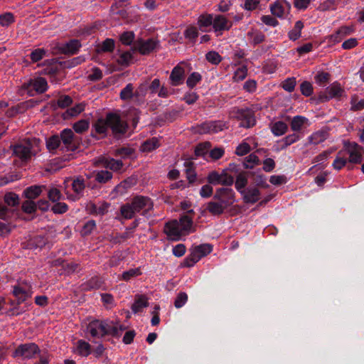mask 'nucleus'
Here are the masks:
<instances>
[{
	"mask_svg": "<svg viewBox=\"0 0 364 364\" xmlns=\"http://www.w3.org/2000/svg\"><path fill=\"white\" fill-rule=\"evenodd\" d=\"M45 186H31L26 188L23 193V196L26 199L35 200L38 198L43 192V189L45 188Z\"/></svg>",
	"mask_w": 364,
	"mask_h": 364,
	"instance_id": "obj_23",
	"label": "nucleus"
},
{
	"mask_svg": "<svg viewBox=\"0 0 364 364\" xmlns=\"http://www.w3.org/2000/svg\"><path fill=\"white\" fill-rule=\"evenodd\" d=\"M232 22L223 15H217L213 18V29L217 35L222 34L224 31H229Z\"/></svg>",
	"mask_w": 364,
	"mask_h": 364,
	"instance_id": "obj_13",
	"label": "nucleus"
},
{
	"mask_svg": "<svg viewBox=\"0 0 364 364\" xmlns=\"http://www.w3.org/2000/svg\"><path fill=\"white\" fill-rule=\"evenodd\" d=\"M80 47L81 43L79 40L72 39L65 44L58 47V52L68 55H74L77 53Z\"/></svg>",
	"mask_w": 364,
	"mask_h": 364,
	"instance_id": "obj_16",
	"label": "nucleus"
},
{
	"mask_svg": "<svg viewBox=\"0 0 364 364\" xmlns=\"http://www.w3.org/2000/svg\"><path fill=\"white\" fill-rule=\"evenodd\" d=\"M159 139L156 137H152L144 141L140 146L139 150L141 152L149 153L160 146Z\"/></svg>",
	"mask_w": 364,
	"mask_h": 364,
	"instance_id": "obj_27",
	"label": "nucleus"
},
{
	"mask_svg": "<svg viewBox=\"0 0 364 364\" xmlns=\"http://www.w3.org/2000/svg\"><path fill=\"white\" fill-rule=\"evenodd\" d=\"M89 124L88 119H80L73 124V129L76 133L82 134L89 129Z\"/></svg>",
	"mask_w": 364,
	"mask_h": 364,
	"instance_id": "obj_49",
	"label": "nucleus"
},
{
	"mask_svg": "<svg viewBox=\"0 0 364 364\" xmlns=\"http://www.w3.org/2000/svg\"><path fill=\"white\" fill-rule=\"evenodd\" d=\"M13 294L16 297V305H19L25 301L28 296L27 292L18 286L14 287Z\"/></svg>",
	"mask_w": 364,
	"mask_h": 364,
	"instance_id": "obj_46",
	"label": "nucleus"
},
{
	"mask_svg": "<svg viewBox=\"0 0 364 364\" xmlns=\"http://www.w3.org/2000/svg\"><path fill=\"white\" fill-rule=\"evenodd\" d=\"M353 29L350 27L343 26L340 28L336 33L328 37V43L333 45L340 42L345 36L352 33Z\"/></svg>",
	"mask_w": 364,
	"mask_h": 364,
	"instance_id": "obj_19",
	"label": "nucleus"
},
{
	"mask_svg": "<svg viewBox=\"0 0 364 364\" xmlns=\"http://www.w3.org/2000/svg\"><path fill=\"white\" fill-rule=\"evenodd\" d=\"M207 179L209 183L213 185L231 186L234 182V178L226 170L221 173L212 171L208 174Z\"/></svg>",
	"mask_w": 364,
	"mask_h": 364,
	"instance_id": "obj_7",
	"label": "nucleus"
},
{
	"mask_svg": "<svg viewBox=\"0 0 364 364\" xmlns=\"http://www.w3.org/2000/svg\"><path fill=\"white\" fill-rule=\"evenodd\" d=\"M47 243V240L43 236L37 235L30 239L27 242V248L30 250L43 248Z\"/></svg>",
	"mask_w": 364,
	"mask_h": 364,
	"instance_id": "obj_32",
	"label": "nucleus"
},
{
	"mask_svg": "<svg viewBox=\"0 0 364 364\" xmlns=\"http://www.w3.org/2000/svg\"><path fill=\"white\" fill-rule=\"evenodd\" d=\"M13 153L15 156L20 158L22 161H26L31 159V147L28 145L15 144L11 146Z\"/></svg>",
	"mask_w": 364,
	"mask_h": 364,
	"instance_id": "obj_22",
	"label": "nucleus"
},
{
	"mask_svg": "<svg viewBox=\"0 0 364 364\" xmlns=\"http://www.w3.org/2000/svg\"><path fill=\"white\" fill-rule=\"evenodd\" d=\"M309 125V119L303 116L297 115L292 118L291 129L294 132L300 131L304 125Z\"/></svg>",
	"mask_w": 364,
	"mask_h": 364,
	"instance_id": "obj_31",
	"label": "nucleus"
},
{
	"mask_svg": "<svg viewBox=\"0 0 364 364\" xmlns=\"http://www.w3.org/2000/svg\"><path fill=\"white\" fill-rule=\"evenodd\" d=\"M201 80V75L199 73L193 72L187 78L186 85L188 87L193 88Z\"/></svg>",
	"mask_w": 364,
	"mask_h": 364,
	"instance_id": "obj_53",
	"label": "nucleus"
},
{
	"mask_svg": "<svg viewBox=\"0 0 364 364\" xmlns=\"http://www.w3.org/2000/svg\"><path fill=\"white\" fill-rule=\"evenodd\" d=\"M112 178V173L108 171H101L96 174L95 180L99 183H106Z\"/></svg>",
	"mask_w": 364,
	"mask_h": 364,
	"instance_id": "obj_63",
	"label": "nucleus"
},
{
	"mask_svg": "<svg viewBox=\"0 0 364 364\" xmlns=\"http://www.w3.org/2000/svg\"><path fill=\"white\" fill-rule=\"evenodd\" d=\"M149 306L148 298L145 295L136 294L134 302L132 305V310L134 314L139 313Z\"/></svg>",
	"mask_w": 364,
	"mask_h": 364,
	"instance_id": "obj_24",
	"label": "nucleus"
},
{
	"mask_svg": "<svg viewBox=\"0 0 364 364\" xmlns=\"http://www.w3.org/2000/svg\"><path fill=\"white\" fill-rule=\"evenodd\" d=\"M196 231L193 226V217L189 215L181 216L178 220H173L166 223L164 232L172 240H180L182 235Z\"/></svg>",
	"mask_w": 364,
	"mask_h": 364,
	"instance_id": "obj_1",
	"label": "nucleus"
},
{
	"mask_svg": "<svg viewBox=\"0 0 364 364\" xmlns=\"http://www.w3.org/2000/svg\"><path fill=\"white\" fill-rule=\"evenodd\" d=\"M85 105L82 103L75 105L74 107L68 109L62 117L64 119H69L73 117H75L84 111Z\"/></svg>",
	"mask_w": 364,
	"mask_h": 364,
	"instance_id": "obj_35",
	"label": "nucleus"
},
{
	"mask_svg": "<svg viewBox=\"0 0 364 364\" xmlns=\"http://www.w3.org/2000/svg\"><path fill=\"white\" fill-rule=\"evenodd\" d=\"M104 284V280L102 277L94 276L89 280L84 282L80 285L82 291H87L91 290L99 289Z\"/></svg>",
	"mask_w": 364,
	"mask_h": 364,
	"instance_id": "obj_18",
	"label": "nucleus"
},
{
	"mask_svg": "<svg viewBox=\"0 0 364 364\" xmlns=\"http://www.w3.org/2000/svg\"><path fill=\"white\" fill-rule=\"evenodd\" d=\"M115 139L122 136H129L132 132L127 134L128 126L126 122L122 120L115 113Z\"/></svg>",
	"mask_w": 364,
	"mask_h": 364,
	"instance_id": "obj_20",
	"label": "nucleus"
},
{
	"mask_svg": "<svg viewBox=\"0 0 364 364\" xmlns=\"http://www.w3.org/2000/svg\"><path fill=\"white\" fill-rule=\"evenodd\" d=\"M60 139L66 146L68 151H74L79 149L80 140L75 136L73 132L70 129H65L60 133Z\"/></svg>",
	"mask_w": 364,
	"mask_h": 364,
	"instance_id": "obj_8",
	"label": "nucleus"
},
{
	"mask_svg": "<svg viewBox=\"0 0 364 364\" xmlns=\"http://www.w3.org/2000/svg\"><path fill=\"white\" fill-rule=\"evenodd\" d=\"M92 322L95 323V326H96L101 336L114 333V326H111L107 323L99 320H95Z\"/></svg>",
	"mask_w": 364,
	"mask_h": 364,
	"instance_id": "obj_37",
	"label": "nucleus"
},
{
	"mask_svg": "<svg viewBox=\"0 0 364 364\" xmlns=\"http://www.w3.org/2000/svg\"><path fill=\"white\" fill-rule=\"evenodd\" d=\"M206 210L212 215H219L224 212L225 208L217 200L208 203Z\"/></svg>",
	"mask_w": 364,
	"mask_h": 364,
	"instance_id": "obj_38",
	"label": "nucleus"
},
{
	"mask_svg": "<svg viewBox=\"0 0 364 364\" xmlns=\"http://www.w3.org/2000/svg\"><path fill=\"white\" fill-rule=\"evenodd\" d=\"M157 42L153 39L141 41L136 46L137 50L142 55H146L152 52L156 47Z\"/></svg>",
	"mask_w": 364,
	"mask_h": 364,
	"instance_id": "obj_26",
	"label": "nucleus"
},
{
	"mask_svg": "<svg viewBox=\"0 0 364 364\" xmlns=\"http://www.w3.org/2000/svg\"><path fill=\"white\" fill-rule=\"evenodd\" d=\"M235 117L241 121L240 126L245 128H250L255 124L256 120L255 114L250 109H240L236 112Z\"/></svg>",
	"mask_w": 364,
	"mask_h": 364,
	"instance_id": "obj_10",
	"label": "nucleus"
},
{
	"mask_svg": "<svg viewBox=\"0 0 364 364\" xmlns=\"http://www.w3.org/2000/svg\"><path fill=\"white\" fill-rule=\"evenodd\" d=\"M95 166H103L110 170H114V159L108 160L105 156H100L97 161L94 162Z\"/></svg>",
	"mask_w": 364,
	"mask_h": 364,
	"instance_id": "obj_51",
	"label": "nucleus"
},
{
	"mask_svg": "<svg viewBox=\"0 0 364 364\" xmlns=\"http://www.w3.org/2000/svg\"><path fill=\"white\" fill-rule=\"evenodd\" d=\"M153 208V203L151 199L145 196H136L131 202L122 205L119 209V218L129 220L134 217L135 214L141 212L143 215H146Z\"/></svg>",
	"mask_w": 364,
	"mask_h": 364,
	"instance_id": "obj_2",
	"label": "nucleus"
},
{
	"mask_svg": "<svg viewBox=\"0 0 364 364\" xmlns=\"http://www.w3.org/2000/svg\"><path fill=\"white\" fill-rule=\"evenodd\" d=\"M247 75V66L242 65L238 68L234 73V81L239 82L243 80Z\"/></svg>",
	"mask_w": 364,
	"mask_h": 364,
	"instance_id": "obj_58",
	"label": "nucleus"
},
{
	"mask_svg": "<svg viewBox=\"0 0 364 364\" xmlns=\"http://www.w3.org/2000/svg\"><path fill=\"white\" fill-rule=\"evenodd\" d=\"M250 174V173L247 172H242L237 176L235 186L240 193H242V192H244V191L246 190L245 188L248 183Z\"/></svg>",
	"mask_w": 364,
	"mask_h": 364,
	"instance_id": "obj_28",
	"label": "nucleus"
},
{
	"mask_svg": "<svg viewBox=\"0 0 364 364\" xmlns=\"http://www.w3.org/2000/svg\"><path fill=\"white\" fill-rule=\"evenodd\" d=\"M142 274L140 267L130 269L126 272H124L119 279L124 281H129L131 279L136 277Z\"/></svg>",
	"mask_w": 364,
	"mask_h": 364,
	"instance_id": "obj_44",
	"label": "nucleus"
},
{
	"mask_svg": "<svg viewBox=\"0 0 364 364\" xmlns=\"http://www.w3.org/2000/svg\"><path fill=\"white\" fill-rule=\"evenodd\" d=\"M21 89L27 90L28 95H33V91L42 94L48 89L47 80L44 77H38L33 80L31 79L21 85Z\"/></svg>",
	"mask_w": 364,
	"mask_h": 364,
	"instance_id": "obj_3",
	"label": "nucleus"
},
{
	"mask_svg": "<svg viewBox=\"0 0 364 364\" xmlns=\"http://www.w3.org/2000/svg\"><path fill=\"white\" fill-rule=\"evenodd\" d=\"M95 46V52L97 53L112 52L114 50V39L107 38L102 43H97Z\"/></svg>",
	"mask_w": 364,
	"mask_h": 364,
	"instance_id": "obj_36",
	"label": "nucleus"
},
{
	"mask_svg": "<svg viewBox=\"0 0 364 364\" xmlns=\"http://www.w3.org/2000/svg\"><path fill=\"white\" fill-rule=\"evenodd\" d=\"M77 349L78 354L81 356H88L91 353L90 345L83 340H79L77 341Z\"/></svg>",
	"mask_w": 364,
	"mask_h": 364,
	"instance_id": "obj_45",
	"label": "nucleus"
},
{
	"mask_svg": "<svg viewBox=\"0 0 364 364\" xmlns=\"http://www.w3.org/2000/svg\"><path fill=\"white\" fill-rule=\"evenodd\" d=\"M85 188V180L82 176H78L73 180L72 183V188L75 193H80Z\"/></svg>",
	"mask_w": 364,
	"mask_h": 364,
	"instance_id": "obj_52",
	"label": "nucleus"
},
{
	"mask_svg": "<svg viewBox=\"0 0 364 364\" xmlns=\"http://www.w3.org/2000/svg\"><path fill=\"white\" fill-rule=\"evenodd\" d=\"M68 210V206L65 203L56 202L52 207L51 210L55 214H63Z\"/></svg>",
	"mask_w": 364,
	"mask_h": 364,
	"instance_id": "obj_60",
	"label": "nucleus"
},
{
	"mask_svg": "<svg viewBox=\"0 0 364 364\" xmlns=\"http://www.w3.org/2000/svg\"><path fill=\"white\" fill-rule=\"evenodd\" d=\"M343 93L344 90L340 83L334 82L326 89L323 95H320V98L323 101H327L334 97H341Z\"/></svg>",
	"mask_w": 364,
	"mask_h": 364,
	"instance_id": "obj_15",
	"label": "nucleus"
},
{
	"mask_svg": "<svg viewBox=\"0 0 364 364\" xmlns=\"http://www.w3.org/2000/svg\"><path fill=\"white\" fill-rule=\"evenodd\" d=\"M73 102L71 97L69 95H62L57 101L58 106L61 109H65L70 106Z\"/></svg>",
	"mask_w": 364,
	"mask_h": 364,
	"instance_id": "obj_62",
	"label": "nucleus"
},
{
	"mask_svg": "<svg viewBox=\"0 0 364 364\" xmlns=\"http://www.w3.org/2000/svg\"><path fill=\"white\" fill-rule=\"evenodd\" d=\"M21 210L26 214H32L36 212V202L33 200L27 199L22 203Z\"/></svg>",
	"mask_w": 364,
	"mask_h": 364,
	"instance_id": "obj_48",
	"label": "nucleus"
},
{
	"mask_svg": "<svg viewBox=\"0 0 364 364\" xmlns=\"http://www.w3.org/2000/svg\"><path fill=\"white\" fill-rule=\"evenodd\" d=\"M304 28V23L301 21H297L294 28L288 33V37L291 41H296L301 37V32Z\"/></svg>",
	"mask_w": 364,
	"mask_h": 364,
	"instance_id": "obj_40",
	"label": "nucleus"
},
{
	"mask_svg": "<svg viewBox=\"0 0 364 364\" xmlns=\"http://www.w3.org/2000/svg\"><path fill=\"white\" fill-rule=\"evenodd\" d=\"M291 9L290 4L286 0H277L270 5V11L273 16L284 18Z\"/></svg>",
	"mask_w": 364,
	"mask_h": 364,
	"instance_id": "obj_9",
	"label": "nucleus"
},
{
	"mask_svg": "<svg viewBox=\"0 0 364 364\" xmlns=\"http://www.w3.org/2000/svg\"><path fill=\"white\" fill-rule=\"evenodd\" d=\"M4 203L8 206L15 207L19 204L20 199L18 196L14 192H9L4 195Z\"/></svg>",
	"mask_w": 364,
	"mask_h": 364,
	"instance_id": "obj_42",
	"label": "nucleus"
},
{
	"mask_svg": "<svg viewBox=\"0 0 364 364\" xmlns=\"http://www.w3.org/2000/svg\"><path fill=\"white\" fill-rule=\"evenodd\" d=\"M200 259L192 250L190 254L183 259L181 263V267H193Z\"/></svg>",
	"mask_w": 364,
	"mask_h": 364,
	"instance_id": "obj_41",
	"label": "nucleus"
},
{
	"mask_svg": "<svg viewBox=\"0 0 364 364\" xmlns=\"http://www.w3.org/2000/svg\"><path fill=\"white\" fill-rule=\"evenodd\" d=\"M72 67V63L70 61H60L56 65L46 68L44 69L45 74L50 76H55L57 75L60 70L70 68Z\"/></svg>",
	"mask_w": 364,
	"mask_h": 364,
	"instance_id": "obj_25",
	"label": "nucleus"
},
{
	"mask_svg": "<svg viewBox=\"0 0 364 364\" xmlns=\"http://www.w3.org/2000/svg\"><path fill=\"white\" fill-rule=\"evenodd\" d=\"M259 164V159L258 156L255 154H250L245 157L244 161V166L246 168H252L255 165Z\"/></svg>",
	"mask_w": 364,
	"mask_h": 364,
	"instance_id": "obj_54",
	"label": "nucleus"
},
{
	"mask_svg": "<svg viewBox=\"0 0 364 364\" xmlns=\"http://www.w3.org/2000/svg\"><path fill=\"white\" fill-rule=\"evenodd\" d=\"M329 136V132L327 129H321L313 132L308 137L309 144L317 145L326 141Z\"/></svg>",
	"mask_w": 364,
	"mask_h": 364,
	"instance_id": "obj_17",
	"label": "nucleus"
},
{
	"mask_svg": "<svg viewBox=\"0 0 364 364\" xmlns=\"http://www.w3.org/2000/svg\"><path fill=\"white\" fill-rule=\"evenodd\" d=\"M287 129V124L282 121H277L270 124V129L274 136H279L284 134Z\"/></svg>",
	"mask_w": 364,
	"mask_h": 364,
	"instance_id": "obj_34",
	"label": "nucleus"
},
{
	"mask_svg": "<svg viewBox=\"0 0 364 364\" xmlns=\"http://www.w3.org/2000/svg\"><path fill=\"white\" fill-rule=\"evenodd\" d=\"M41 350L39 347L34 343H29L19 345L13 353V357H23L24 358L31 359L36 354H39Z\"/></svg>",
	"mask_w": 364,
	"mask_h": 364,
	"instance_id": "obj_6",
	"label": "nucleus"
},
{
	"mask_svg": "<svg viewBox=\"0 0 364 364\" xmlns=\"http://www.w3.org/2000/svg\"><path fill=\"white\" fill-rule=\"evenodd\" d=\"M331 75L328 73L318 71L314 77L315 82L320 86H325L330 80Z\"/></svg>",
	"mask_w": 364,
	"mask_h": 364,
	"instance_id": "obj_47",
	"label": "nucleus"
},
{
	"mask_svg": "<svg viewBox=\"0 0 364 364\" xmlns=\"http://www.w3.org/2000/svg\"><path fill=\"white\" fill-rule=\"evenodd\" d=\"M296 85V81L295 77H289L286 79L282 83V88L289 92H291L294 90V88Z\"/></svg>",
	"mask_w": 364,
	"mask_h": 364,
	"instance_id": "obj_61",
	"label": "nucleus"
},
{
	"mask_svg": "<svg viewBox=\"0 0 364 364\" xmlns=\"http://www.w3.org/2000/svg\"><path fill=\"white\" fill-rule=\"evenodd\" d=\"M197 24L200 29L203 31H205V28L213 26V15L209 14H203L200 15L198 18Z\"/></svg>",
	"mask_w": 364,
	"mask_h": 364,
	"instance_id": "obj_33",
	"label": "nucleus"
},
{
	"mask_svg": "<svg viewBox=\"0 0 364 364\" xmlns=\"http://www.w3.org/2000/svg\"><path fill=\"white\" fill-rule=\"evenodd\" d=\"M95 131L98 134H104L107 128H110L114 133V112H110L107 114L106 119L100 118L94 124Z\"/></svg>",
	"mask_w": 364,
	"mask_h": 364,
	"instance_id": "obj_11",
	"label": "nucleus"
},
{
	"mask_svg": "<svg viewBox=\"0 0 364 364\" xmlns=\"http://www.w3.org/2000/svg\"><path fill=\"white\" fill-rule=\"evenodd\" d=\"M132 59V55L131 52L126 51L120 53L119 58L117 59V64L122 68L127 67L130 65Z\"/></svg>",
	"mask_w": 364,
	"mask_h": 364,
	"instance_id": "obj_43",
	"label": "nucleus"
},
{
	"mask_svg": "<svg viewBox=\"0 0 364 364\" xmlns=\"http://www.w3.org/2000/svg\"><path fill=\"white\" fill-rule=\"evenodd\" d=\"M60 144V139L58 135H53L46 141V146L50 152L56 150Z\"/></svg>",
	"mask_w": 364,
	"mask_h": 364,
	"instance_id": "obj_50",
	"label": "nucleus"
},
{
	"mask_svg": "<svg viewBox=\"0 0 364 364\" xmlns=\"http://www.w3.org/2000/svg\"><path fill=\"white\" fill-rule=\"evenodd\" d=\"M14 213V210L9 208L0 201V219L8 221Z\"/></svg>",
	"mask_w": 364,
	"mask_h": 364,
	"instance_id": "obj_56",
	"label": "nucleus"
},
{
	"mask_svg": "<svg viewBox=\"0 0 364 364\" xmlns=\"http://www.w3.org/2000/svg\"><path fill=\"white\" fill-rule=\"evenodd\" d=\"M185 77L184 63H180L172 70L169 79L173 86H178L183 82Z\"/></svg>",
	"mask_w": 364,
	"mask_h": 364,
	"instance_id": "obj_14",
	"label": "nucleus"
},
{
	"mask_svg": "<svg viewBox=\"0 0 364 364\" xmlns=\"http://www.w3.org/2000/svg\"><path fill=\"white\" fill-rule=\"evenodd\" d=\"M227 128V124L223 121L208 122L202 124L198 127L200 134L217 133Z\"/></svg>",
	"mask_w": 364,
	"mask_h": 364,
	"instance_id": "obj_12",
	"label": "nucleus"
},
{
	"mask_svg": "<svg viewBox=\"0 0 364 364\" xmlns=\"http://www.w3.org/2000/svg\"><path fill=\"white\" fill-rule=\"evenodd\" d=\"M214 199L219 201L227 209L235 202V193L232 188H220L216 190Z\"/></svg>",
	"mask_w": 364,
	"mask_h": 364,
	"instance_id": "obj_5",
	"label": "nucleus"
},
{
	"mask_svg": "<svg viewBox=\"0 0 364 364\" xmlns=\"http://www.w3.org/2000/svg\"><path fill=\"white\" fill-rule=\"evenodd\" d=\"M348 155V161L353 164H360L362 161V155L364 152L363 148L355 142H346L342 149Z\"/></svg>",
	"mask_w": 364,
	"mask_h": 364,
	"instance_id": "obj_4",
	"label": "nucleus"
},
{
	"mask_svg": "<svg viewBox=\"0 0 364 364\" xmlns=\"http://www.w3.org/2000/svg\"><path fill=\"white\" fill-rule=\"evenodd\" d=\"M348 161V159L346 156V153L343 150H341L338 152L335 160L332 164V166L334 169L339 171L342 169Z\"/></svg>",
	"mask_w": 364,
	"mask_h": 364,
	"instance_id": "obj_30",
	"label": "nucleus"
},
{
	"mask_svg": "<svg viewBox=\"0 0 364 364\" xmlns=\"http://www.w3.org/2000/svg\"><path fill=\"white\" fill-rule=\"evenodd\" d=\"M240 194L242 196L244 202L246 203H255L260 198V192L257 188H247Z\"/></svg>",
	"mask_w": 364,
	"mask_h": 364,
	"instance_id": "obj_21",
	"label": "nucleus"
},
{
	"mask_svg": "<svg viewBox=\"0 0 364 364\" xmlns=\"http://www.w3.org/2000/svg\"><path fill=\"white\" fill-rule=\"evenodd\" d=\"M186 167V173L188 180L190 183L193 182L196 178V173L193 169V165L191 161H186L184 163Z\"/></svg>",
	"mask_w": 364,
	"mask_h": 364,
	"instance_id": "obj_55",
	"label": "nucleus"
},
{
	"mask_svg": "<svg viewBox=\"0 0 364 364\" xmlns=\"http://www.w3.org/2000/svg\"><path fill=\"white\" fill-rule=\"evenodd\" d=\"M48 198L51 202L56 203L62 199L63 195L59 189L52 188L48 191Z\"/></svg>",
	"mask_w": 364,
	"mask_h": 364,
	"instance_id": "obj_57",
	"label": "nucleus"
},
{
	"mask_svg": "<svg viewBox=\"0 0 364 364\" xmlns=\"http://www.w3.org/2000/svg\"><path fill=\"white\" fill-rule=\"evenodd\" d=\"M136 178L134 176L129 177L122 181L115 187V192L123 194L127 189L130 188L136 183Z\"/></svg>",
	"mask_w": 364,
	"mask_h": 364,
	"instance_id": "obj_29",
	"label": "nucleus"
},
{
	"mask_svg": "<svg viewBox=\"0 0 364 364\" xmlns=\"http://www.w3.org/2000/svg\"><path fill=\"white\" fill-rule=\"evenodd\" d=\"M200 259L201 258L209 255L212 250V246L208 244H202L198 246L195 247L191 250Z\"/></svg>",
	"mask_w": 364,
	"mask_h": 364,
	"instance_id": "obj_39",
	"label": "nucleus"
},
{
	"mask_svg": "<svg viewBox=\"0 0 364 364\" xmlns=\"http://www.w3.org/2000/svg\"><path fill=\"white\" fill-rule=\"evenodd\" d=\"M134 39V33L132 31L124 32L119 38L120 42L124 46H130Z\"/></svg>",
	"mask_w": 364,
	"mask_h": 364,
	"instance_id": "obj_59",
	"label": "nucleus"
},
{
	"mask_svg": "<svg viewBox=\"0 0 364 364\" xmlns=\"http://www.w3.org/2000/svg\"><path fill=\"white\" fill-rule=\"evenodd\" d=\"M134 87L129 83L121 91L120 98L123 100H129L133 96Z\"/></svg>",
	"mask_w": 364,
	"mask_h": 364,
	"instance_id": "obj_64",
	"label": "nucleus"
}]
</instances>
